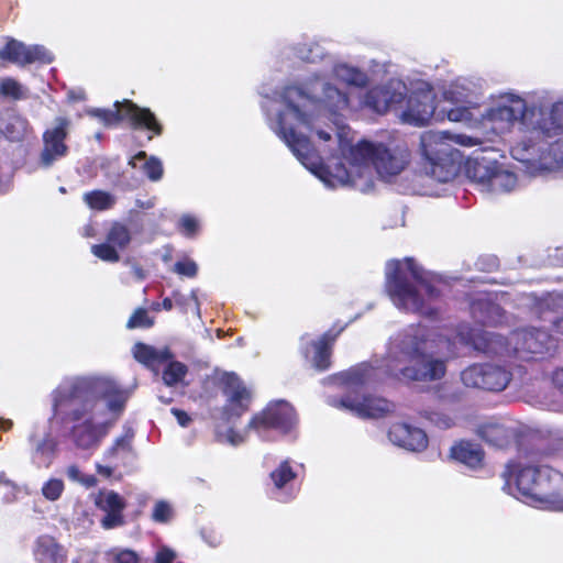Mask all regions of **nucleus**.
<instances>
[{
    "label": "nucleus",
    "instance_id": "5fc2aeb1",
    "mask_svg": "<svg viewBox=\"0 0 563 563\" xmlns=\"http://www.w3.org/2000/svg\"><path fill=\"white\" fill-rule=\"evenodd\" d=\"M190 299L194 301V312L195 314L200 318L201 316V311H200V300H199V297H198V290L197 289H192L191 292H190Z\"/></svg>",
    "mask_w": 563,
    "mask_h": 563
},
{
    "label": "nucleus",
    "instance_id": "6ab92c4d",
    "mask_svg": "<svg viewBox=\"0 0 563 563\" xmlns=\"http://www.w3.org/2000/svg\"><path fill=\"white\" fill-rule=\"evenodd\" d=\"M132 241L130 229L121 223L114 222L107 232L106 241L91 246V253L99 260L107 263H118L121 258L120 251L125 250Z\"/></svg>",
    "mask_w": 563,
    "mask_h": 563
},
{
    "label": "nucleus",
    "instance_id": "7c9ffc66",
    "mask_svg": "<svg viewBox=\"0 0 563 563\" xmlns=\"http://www.w3.org/2000/svg\"><path fill=\"white\" fill-rule=\"evenodd\" d=\"M295 52L298 58L308 63L324 60L325 64L332 56L325 53L323 47L316 41H307L297 44Z\"/></svg>",
    "mask_w": 563,
    "mask_h": 563
},
{
    "label": "nucleus",
    "instance_id": "a18cd8bd",
    "mask_svg": "<svg viewBox=\"0 0 563 563\" xmlns=\"http://www.w3.org/2000/svg\"><path fill=\"white\" fill-rule=\"evenodd\" d=\"M111 554L117 563H139V555L129 549H115Z\"/></svg>",
    "mask_w": 563,
    "mask_h": 563
},
{
    "label": "nucleus",
    "instance_id": "6e6d98bb",
    "mask_svg": "<svg viewBox=\"0 0 563 563\" xmlns=\"http://www.w3.org/2000/svg\"><path fill=\"white\" fill-rule=\"evenodd\" d=\"M174 298L176 300V303L180 306L181 309L186 312L188 310V298L178 291L174 292Z\"/></svg>",
    "mask_w": 563,
    "mask_h": 563
},
{
    "label": "nucleus",
    "instance_id": "bb28decb",
    "mask_svg": "<svg viewBox=\"0 0 563 563\" xmlns=\"http://www.w3.org/2000/svg\"><path fill=\"white\" fill-rule=\"evenodd\" d=\"M133 355L140 363L151 367L164 364L173 358L168 347H155L144 343H136L133 346Z\"/></svg>",
    "mask_w": 563,
    "mask_h": 563
},
{
    "label": "nucleus",
    "instance_id": "f704fd0d",
    "mask_svg": "<svg viewBox=\"0 0 563 563\" xmlns=\"http://www.w3.org/2000/svg\"><path fill=\"white\" fill-rule=\"evenodd\" d=\"M84 200L91 209L95 210L110 209L115 202V198L111 194L102 190H95L85 194Z\"/></svg>",
    "mask_w": 563,
    "mask_h": 563
},
{
    "label": "nucleus",
    "instance_id": "c85d7f7f",
    "mask_svg": "<svg viewBox=\"0 0 563 563\" xmlns=\"http://www.w3.org/2000/svg\"><path fill=\"white\" fill-rule=\"evenodd\" d=\"M130 165L134 168H141L152 181L161 180L164 174L162 161L156 156H147L143 151L131 158Z\"/></svg>",
    "mask_w": 563,
    "mask_h": 563
},
{
    "label": "nucleus",
    "instance_id": "e2e57ef3",
    "mask_svg": "<svg viewBox=\"0 0 563 563\" xmlns=\"http://www.w3.org/2000/svg\"><path fill=\"white\" fill-rule=\"evenodd\" d=\"M163 309L169 311L173 309V300L170 298H165L162 302Z\"/></svg>",
    "mask_w": 563,
    "mask_h": 563
},
{
    "label": "nucleus",
    "instance_id": "f8f14e48",
    "mask_svg": "<svg viewBox=\"0 0 563 563\" xmlns=\"http://www.w3.org/2000/svg\"><path fill=\"white\" fill-rule=\"evenodd\" d=\"M302 465L291 459L279 461L268 474V489L274 499L288 503L298 492V478Z\"/></svg>",
    "mask_w": 563,
    "mask_h": 563
},
{
    "label": "nucleus",
    "instance_id": "ea45409f",
    "mask_svg": "<svg viewBox=\"0 0 563 563\" xmlns=\"http://www.w3.org/2000/svg\"><path fill=\"white\" fill-rule=\"evenodd\" d=\"M65 474L69 481L78 483L86 488L93 487L98 483L95 475L82 473L81 470L75 464L67 466Z\"/></svg>",
    "mask_w": 563,
    "mask_h": 563
},
{
    "label": "nucleus",
    "instance_id": "423d86ee",
    "mask_svg": "<svg viewBox=\"0 0 563 563\" xmlns=\"http://www.w3.org/2000/svg\"><path fill=\"white\" fill-rule=\"evenodd\" d=\"M443 285L440 276L424 271L411 257L386 263L385 290L401 311L435 317L438 309L433 302L441 296Z\"/></svg>",
    "mask_w": 563,
    "mask_h": 563
},
{
    "label": "nucleus",
    "instance_id": "0e129e2a",
    "mask_svg": "<svg viewBox=\"0 0 563 563\" xmlns=\"http://www.w3.org/2000/svg\"><path fill=\"white\" fill-rule=\"evenodd\" d=\"M317 134L323 141H329L331 139V135L328 132L322 131V130H318Z\"/></svg>",
    "mask_w": 563,
    "mask_h": 563
},
{
    "label": "nucleus",
    "instance_id": "1a4fd4ad",
    "mask_svg": "<svg viewBox=\"0 0 563 563\" xmlns=\"http://www.w3.org/2000/svg\"><path fill=\"white\" fill-rule=\"evenodd\" d=\"M474 349L488 354H516L525 358L523 353H543L550 351L553 345L552 335L540 329H525L516 331L509 340L503 335L482 331L472 338Z\"/></svg>",
    "mask_w": 563,
    "mask_h": 563
},
{
    "label": "nucleus",
    "instance_id": "dca6fc26",
    "mask_svg": "<svg viewBox=\"0 0 563 563\" xmlns=\"http://www.w3.org/2000/svg\"><path fill=\"white\" fill-rule=\"evenodd\" d=\"M510 373L495 364H475L465 368L461 374L463 384L467 387L500 391L510 382Z\"/></svg>",
    "mask_w": 563,
    "mask_h": 563
},
{
    "label": "nucleus",
    "instance_id": "6e6552de",
    "mask_svg": "<svg viewBox=\"0 0 563 563\" xmlns=\"http://www.w3.org/2000/svg\"><path fill=\"white\" fill-rule=\"evenodd\" d=\"M481 143L478 137L452 134L446 131H426L420 136V152L423 168L440 183L453 179L462 162V154L455 145L473 147Z\"/></svg>",
    "mask_w": 563,
    "mask_h": 563
},
{
    "label": "nucleus",
    "instance_id": "9d476101",
    "mask_svg": "<svg viewBox=\"0 0 563 563\" xmlns=\"http://www.w3.org/2000/svg\"><path fill=\"white\" fill-rule=\"evenodd\" d=\"M467 177L487 194H505L526 185L525 178L508 167L485 159L468 163Z\"/></svg>",
    "mask_w": 563,
    "mask_h": 563
},
{
    "label": "nucleus",
    "instance_id": "39448f33",
    "mask_svg": "<svg viewBox=\"0 0 563 563\" xmlns=\"http://www.w3.org/2000/svg\"><path fill=\"white\" fill-rule=\"evenodd\" d=\"M340 158L331 165H324L322 157L316 151L313 165L302 164L316 175L327 187L352 185L363 192L373 188V172L378 177L390 183L409 165L410 152L405 146L387 147L368 141L353 145L340 135Z\"/></svg>",
    "mask_w": 563,
    "mask_h": 563
},
{
    "label": "nucleus",
    "instance_id": "a211bd4d",
    "mask_svg": "<svg viewBox=\"0 0 563 563\" xmlns=\"http://www.w3.org/2000/svg\"><path fill=\"white\" fill-rule=\"evenodd\" d=\"M407 92L406 85L398 79L373 87L363 97L361 104L377 113H385L391 106L402 101Z\"/></svg>",
    "mask_w": 563,
    "mask_h": 563
},
{
    "label": "nucleus",
    "instance_id": "cd10ccee",
    "mask_svg": "<svg viewBox=\"0 0 563 563\" xmlns=\"http://www.w3.org/2000/svg\"><path fill=\"white\" fill-rule=\"evenodd\" d=\"M0 133L10 142H22L32 135V129L26 119L11 114L0 125Z\"/></svg>",
    "mask_w": 563,
    "mask_h": 563
},
{
    "label": "nucleus",
    "instance_id": "e433bc0d",
    "mask_svg": "<svg viewBox=\"0 0 563 563\" xmlns=\"http://www.w3.org/2000/svg\"><path fill=\"white\" fill-rule=\"evenodd\" d=\"M479 435L488 443L498 446L503 445L507 438L505 428L498 423H486L482 426Z\"/></svg>",
    "mask_w": 563,
    "mask_h": 563
},
{
    "label": "nucleus",
    "instance_id": "2f4dec72",
    "mask_svg": "<svg viewBox=\"0 0 563 563\" xmlns=\"http://www.w3.org/2000/svg\"><path fill=\"white\" fill-rule=\"evenodd\" d=\"M166 366L163 371V382L165 385L172 387L181 384L187 375L188 367L178 361L169 358L165 362Z\"/></svg>",
    "mask_w": 563,
    "mask_h": 563
},
{
    "label": "nucleus",
    "instance_id": "b1692460",
    "mask_svg": "<svg viewBox=\"0 0 563 563\" xmlns=\"http://www.w3.org/2000/svg\"><path fill=\"white\" fill-rule=\"evenodd\" d=\"M389 441L405 450L421 452L427 449L429 440L426 432L408 423H395L388 431Z\"/></svg>",
    "mask_w": 563,
    "mask_h": 563
},
{
    "label": "nucleus",
    "instance_id": "f257e3e1",
    "mask_svg": "<svg viewBox=\"0 0 563 563\" xmlns=\"http://www.w3.org/2000/svg\"><path fill=\"white\" fill-rule=\"evenodd\" d=\"M455 342L431 333L422 325H410L393 336L385 356L374 364L363 363L331 378L344 396L328 398L329 405L361 418H380L391 413L395 405L386 398L361 394L364 388L388 377L404 380H435L446 372L445 356L454 355Z\"/></svg>",
    "mask_w": 563,
    "mask_h": 563
},
{
    "label": "nucleus",
    "instance_id": "aec40b11",
    "mask_svg": "<svg viewBox=\"0 0 563 563\" xmlns=\"http://www.w3.org/2000/svg\"><path fill=\"white\" fill-rule=\"evenodd\" d=\"M486 90V81L479 77H459L443 91V99L450 103L479 106Z\"/></svg>",
    "mask_w": 563,
    "mask_h": 563
},
{
    "label": "nucleus",
    "instance_id": "ddd939ff",
    "mask_svg": "<svg viewBox=\"0 0 563 563\" xmlns=\"http://www.w3.org/2000/svg\"><path fill=\"white\" fill-rule=\"evenodd\" d=\"M296 422L294 408L288 402L279 400L269 404L264 410L255 415L250 421L249 428L263 438L265 432L271 429L287 433Z\"/></svg>",
    "mask_w": 563,
    "mask_h": 563
},
{
    "label": "nucleus",
    "instance_id": "4d7b16f0",
    "mask_svg": "<svg viewBox=\"0 0 563 563\" xmlns=\"http://www.w3.org/2000/svg\"><path fill=\"white\" fill-rule=\"evenodd\" d=\"M11 188V177L0 175V194L7 192Z\"/></svg>",
    "mask_w": 563,
    "mask_h": 563
},
{
    "label": "nucleus",
    "instance_id": "79ce46f5",
    "mask_svg": "<svg viewBox=\"0 0 563 563\" xmlns=\"http://www.w3.org/2000/svg\"><path fill=\"white\" fill-rule=\"evenodd\" d=\"M173 272L181 277L195 278L198 274V264L185 256L174 264Z\"/></svg>",
    "mask_w": 563,
    "mask_h": 563
},
{
    "label": "nucleus",
    "instance_id": "9b49d317",
    "mask_svg": "<svg viewBox=\"0 0 563 563\" xmlns=\"http://www.w3.org/2000/svg\"><path fill=\"white\" fill-rule=\"evenodd\" d=\"M113 107V109L90 108L87 114L107 126L118 123L122 118H128L135 126L145 128L155 135L162 134L163 126L148 108H141L130 100L117 101Z\"/></svg>",
    "mask_w": 563,
    "mask_h": 563
},
{
    "label": "nucleus",
    "instance_id": "20e7f679",
    "mask_svg": "<svg viewBox=\"0 0 563 563\" xmlns=\"http://www.w3.org/2000/svg\"><path fill=\"white\" fill-rule=\"evenodd\" d=\"M483 119L496 135L509 134L516 128L510 154L529 178L538 177L544 156L563 150V98L548 107L540 99L530 102L518 92H501Z\"/></svg>",
    "mask_w": 563,
    "mask_h": 563
},
{
    "label": "nucleus",
    "instance_id": "3c124183",
    "mask_svg": "<svg viewBox=\"0 0 563 563\" xmlns=\"http://www.w3.org/2000/svg\"><path fill=\"white\" fill-rule=\"evenodd\" d=\"M118 467V463L114 464H101L96 463V471L99 475H101L104 478H109L112 476L114 470Z\"/></svg>",
    "mask_w": 563,
    "mask_h": 563
},
{
    "label": "nucleus",
    "instance_id": "2eb2a0df",
    "mask_svg": "<svg viewBox=\"0 0 563 563\" xmlns=\"http://www.w3.org/2000/svg\"><path fill=\"white\" fill-rule=\"evenodd\" d=\"M434 101L435 96L431 86L424 81L419 82L409 96L400 120L415 126L426 125L435 113Z\"/></svg>",
    "mask_w": 563,
    "mask_h": 563
},
{
    "label": "nucleus",
    "instance_id": "864d4df0",
    "mask_svg": "<svg viewBox=\"0 0 563 563\" xmlns=\"http://www.w3.org/2000/svg\"><path fill=\"white\" fill-rule=\"evenodd\" d=\"M172 412L174 413V416L176 417L178 423L181 427H187L188 426V423L190 421V417L185 411H181L179 409H172Z\"/></svg>",
    "mask_w": 563,
    "mask_h": 563
},
{
    "label": "nucleus",
    "instance_id": "412c9836",
    "mask_svg": "<svg viewBox=\"0 0 563 563\" xmlns=\"http://www.w3.org/2000/svg\"><path fill=\"white\" fill-rule=\"evenodd\" d=\"M339 332L328 331L314 339L309 334L301 336V352L307 361L317 369L324 371L330 366L331 345Z\"/></svg>",
    "mask_w": 563,
    "mask_h": 563
},
{
    "label": "nucleus",
    "instance_id": "49530a36",
    "mask_svg": "<svg viewBox=\"0 0 563 563\" xmlns=\"http://www.w3.org/2000/svg\"><path fill=\"white\" fill-rule=\"evenodd\" d=\"M427 418L437 427L446 429L451 428L454 424L453 419L446 413L434 411L430 412Z\"/></svg>",
    "mask_w": 563,
    "mask_h": 563
},
{
    "label": "nucleus",
    "instance_id": "a19ab883",
    "mask_svg": "<svg viewBox=\"0 0 563 563\" xmlns=\"http://www.w3.org/2000/svg\"><path fill=\"white\" fill-rule=\"evenodd\" d=\"M64 489V482L59 478L52 477L43 484L42 495L49 501H56L60 498Z\"/></svg>",
    "mask_w": 563,
    "mask_h": 563
},
{
    "label": "nucleus",
    "instance_id": "7ed1b4c3",
    "mask_svg": "<svg viewBox=\"0 0 563 563\" xmlns=\"http://www.w3.org/2000/svg\"><path fill=\"white\" fill-rule=\"evenodd\" d=\"M131 393L108 375L64 378L52 391L51 422L75 449L95 452L123 413Z\"/></svg>",
    "mask_w": 563,
    "mask_h": 563
},
{
    "label": "nucleus",
    "instance_id": "72a5a7b5",
    "mask_svg": "<svg viewBox=\"0 0 563 563\" xmlns=\"http://www.w3.org/2000/svg\"><path fill=\"white\" fill-rule=\"evenodd\" d=\"M175 517V507L174 504L165 500L158 499L154 503L151 514V519L161 525L169 523Z\"/></svg>",
    "mask_w": 563,
    "mask_h": 563
},
{
    "label": "nucleus",
    "instance_id": "4468645a",
    "mask_svg": "<svg viewBox=\"0 0 563 563\" xmlns=\"http://www.w3.org/2000/svg\"><path fill=\"white\" fill-rule=\"evenodd\" d=\"M69 125L70 121L67 118L58 117L54 120L53 126L43 133V147L38 156L40 167L51 168L68 155L66 139Z\"/></svg>",
    "mask_w": 563,
    "mask_h": 563
},
{
    "label": "nucleus",
    "instance_id": "f3484780",
    "mask_svg": "<svg viewBox=\"0 0 563 563\" xmlns=\"http://www.w3.org/2000/svg\"><path fill=\"white\" fill-rule=\"evenodd\" d=\"M0 59L19 66L33 63L49 64L53 54L43 45H25L14 38H8L0 48Z\"/></svg>",
    "mask_w": 563,
    "mask_h": 563
},
{
    "label": "nucleus",
    "instance_id": "f03ea898",
    "mask_svg": "<svg viewBox=\"0 0 563 563\" xmlns=\"http://www.w3.org/2000/svg\"><path fill=\"white\" fill-rule=\"evenodd\" d=\"M347 88H366L367 73L357 66L338 58H330L322 71L311 74L303 82L283 87L280 90L260 91L269 129L287 145L301 164L313 165L316 148L307 132L314 130L320 110L341 114L351 106Z\"/></svg>",
    "mask_w": 563,
    "mask_h": 563
},
{
    "label": "nucleus",
    "instance_id": "69168bd1",
    "mask_svg": "<svg viewBox=\"0 0 563 563\" xmlns=\"http://www.w3.org/2000/svg\"><path fill=\"white\" fill-rule=\"evenodd\" d=\"M73 563H79L78 561H73Z\"/></svg>",
    "mask_w": 563,
    "mask_h": 563
},
{
    "label": "nucleus",
    "instance_id": "bf43d9fd",
    "mask_svg": "<svg viewBox=\"0 0 563 563\" xmlns=\"http://www.w3.org/2000/svg\"><path fill=\"white\" fill-rule=\"evenodd\" d=\"M68 98L73 101H80L85 99V92L82 90H70Z\"/></svg>",
    "mask_w": 563,
    "mask_h": 563
},
{
    "label": "nucleus",
    "instance_id": "58836bf2",
    "mask_svg": "<svg viewBox=\"0 0 563 563\" xmlns=\"http://www.w3.org/2000/svg\"><path fill=\"white\" fill-rule=\"evenodd\" d=\"M25 88L11 77L0 79V93L4 97L13 99H22L25 97Z\"/></svg>",
    "mask_w": 563,
    "mask_h": 563
},
{
    "label": "nucleus",
    "instance_id": "de8ad7c7",
    "mask_svg": "<svg viewBox=\"0 0 563 563\" xmlns=\"http://www.w3.org/2000/svg\"><path fill=\"white\" fill-rule=\"evenodd\" d=\"M0 485H3L4 487L8 488V493L3 496L5 503H11L16 499L19 489L16 485L12 481H10L7 477L5 473L2 471H0Z\"/></svg>",
    "mask_w": 563,
    "mask_h": 563
},
{
    "label": "nucleus",
    "instance_id": "c756f323",
    "mask_svg": "<svg viewBox=\"0 0 563 563\" xmlns=\"http://www.w3.org/2000/svg\"><path fill=\"white\" fill-rule=\"evenodd\" d=\"M451 456L470 467H476L483 460V451L477 444L461 441L452 446Z\"/></svg>",
    "mask_w": 563,
    "mask_h": 563
},
{
    "label": "nucleus",
    "instance_id": "8fccbe9b",
    "mask_svg": "<svg viewBox=\"0 0 563 563\" xmlns=\"http://www.w3.org/2000/svg\"><path fill=\"white\" fill-rule=\"evenodd\" d=\"M175 556L176 554L173 550L163 547L157 551L154 563H173Z\"/></svg>",
    "mask_w": 563,
    "mask_h": 563
},
{
    "label": "nucleus",
    "instance_id": "052dcab7",
    "mask_svg": "<svg viewBox=\"0 0 563 563\" xmlns=\"http://www.w3.org/2000/svg\"><path fill=\"white\" fill-rule=\"evenodd\" d=\"M13 422L10 419L0 418V430L8 431L12 428Z\"/></svg>",
    "mask_w": 563,
    "mask_h": 563
},
{
    "label": "nucleus",
    "instance_id": "c03bdc74",
    "mask_svg": "<svg viewBox=\"0 0 563 563\" xmlns=\"http://www.w3.org/2000/svg\"><path fill=\"white\" fill-rule=\"evenodd\" d=\"M218 439L222 443H228L233 446H238L245 441V433L235 431L234 429H228L223 432H218Z\"/></svg>",
    "mask_w": 563,
    "mask_h": 563
},
{
    "label": "nucleus",
    "instance_id": "37998d69",
    "mask_svg": "<svg viewBox=\"0 0 563 563\" xmlns=\"http://www.w3.org/2000/svg\"><path fill=\"white\" fill-rule=\"evenodd\" d=\"M153 325V320L144 309L136 310L128 321V328H150Z\"/></svg>",
    "mask_w": 563,
    "mask_h": 563
},
{
    "label": "nucleus",
    "instance_id": "603ef678",
    "mask_svg": "<svg viewBox=\"0 0 563 563\" xmlns=\"http://www.w3.org/2000/svg\"><path fill=\"white\" fill-rule=\"evenodd\" d=\"M125 264L131 266V273L137 282H142L146 278V273L141 265L130 260H128Z\"/></svg>",
    "mask_w": 563,
    "mask_h": 563
},
{
    "label": "nucleus",
    "instance_id": "09e8293b",
    "mask_svg": "<svg viewBox=\"0 0 563 563\" xmlns=\"http://www.w3.org/2000/svg\"><path fill=\"white\" fill-rule=\"evenodd\" d=\"M200 536L210 548H218L222 543V536L213 529L203 528Z\"/></svg>",
    "mask_w": 563,
    "mask_h": 563
},
{
    "label": "nucleus",
    "instance_id": "393cba45",
    "mask_svg": "<svg viewBox=\"0 0 563 563\" xmlns=\"http://www.w3.org/2000/svg\"><path fill=\"white\" fill-rule=\"evenodd\" d=\"M33 555L37 563H65L66 551L51 536L36 538L33 545Z\"/></svg>",
    "mask_w": 563,
    "mask_h": 563
},
{
    "label": "nucleus",
    "instance_id": "c9c22d12",
    "mask_svg": "<svg viewBox=\"0 0 563 563\" xmlns=\"http://www.w3.org/2000/svg\"><path fill=\"white\" fill-rule=\"evenodd\" d=\"M177 229L186 238H194L201 231V220L198 216L184 213L178 219Z\"/></svg>",
    "mask_w": 563,
    "mask_h": 563
},
{
    "label": "nucleus",
    "instance_id": "4be33fe9",
    "mask_svg": "<svg viewBox=\"0 0 563 563\" xmlns=\"http://www.w3.org/2000/svg\"><path fill=\"white\" fill-rule=\"evenodd\" d=\"M223 393L227 397L224 412L228 418L240 417L251 404V391L235 374L224 376Z\"/></svg>",
    "mask_w": 563,
    "mask_h": 563
},
{
    "label": "nucleus",
    "instance_id": "5701e85b",
    "mask_svg": "<svg viewBox=\"0 0 563 563\" xmlns=\"http://www.w3.org/2000/svg\"><path fill=\"white\" fill-rule=\"evenodd\" d=\"M96 506L106 512L101 520L102 528L109 530L124 525L123 510L126 507L124 498L109 489L100 490L95 499Z\"/></svg>",
    "mask_w": 563,
    "mask_h": 563
},
{
    "label": "nucleus",
    "instance_id": "473e14b6",
    "mask_svg": "<svg viewBox=\"0 0 563 563\" xmlns=\"http://www.w3.org/2000/svg\"><path fill=\"white\" fill-rule=\"evenodd\" d=\"M132 434H123L117 438L113 444L103 454L104 462L114 464L131 451Z\"/></svg>",
    "mask_w": 563,
    "mask_h": 563
},
{
    "label": "nucleus",
    "instance_id": "4c0bfd02",
    "mask_svg": "<svg viewBox=\"0 0 563 563\" xmlns=\"http://www.w3.org/2000/svg\"><path fill=\"white\" fill-rule=\"evenodd\" d=\"M454 107L444 110L448 120L452 122L468 123L473 119L472 110L478 106H470L465 103H452Z\"/></svg>",
    "mask_w": 563,
    "mask_h": 563
},
{
    "label": "nucleus",
    "instance_id": "13d9d810",
    "mask_svg": "<svg viewBox=\"0 0 563 563\" xmlns=\"http://www.w3.org/2000/svg\"><path fill=\"white\" fill-rule=\"evenodd\" d=\"M553 383L563 391V367L554 373Z\"/></svg>",
    "mask_w": 563,
    "mask_h": 563
},
{
    "label": "nucleus",
    "instance_id": "680f3d73",
    "mask_svg": "<svg viewBox=\"0 0 563 563\" xmlns=\"http://www.w3.org/2000/svg\"><path fill=\"white\" fill-rule=\"evenodd\" d=\"M554 332L563 335V318L554 323Z\"/></svg>",
    "mask_w": 563,
    "mask_h": 563
},
{
    "label": "nucleus",
    "instance_id": "0eeeda50",
    "mask_svg": "<svg viewBox=\"0 0 563 563\" xmlns=\"http://www.w3.org/2000/svg\"><path fill=\"white\" fill-rule=\"evenodd\" d=\"M505 489L522 503L543 510L563 511V474L548 465H508Z\"/></svg>",
    "mask_w": 563,
    "mask_h": 563
},
{
    "label": "nucleus",
    "instance_id": "a878e982",
    "mask_svg": "<svg viewBox=\"0 0 563 563\" xmlns=\"http://www.w3.org/2000/svg\"><path fill=\"white\" fill-rule=\"evenodd\" d=\"M31 440L33 441L31 452V460L33 464L37 467H49L57 451L56 439L52 434L46 433L42 439L34 440L32 438Z\"/></svg>",
    "mask_w": 563,
    "mask_h": 563
}]
</instances>
